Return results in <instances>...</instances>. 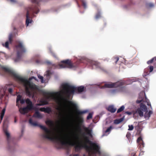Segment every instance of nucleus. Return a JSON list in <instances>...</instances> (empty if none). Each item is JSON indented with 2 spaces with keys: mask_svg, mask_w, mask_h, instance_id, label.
I'll use <instances>...</instances> for the list:
<instances>
[{
  "mask_svg": "<svg viewBox=\"0 0 156 156\" xmlns=\"http://www.w3.org/2000/svg\"><path fill=\"white\" fill-rule=\"evenodd\" d=\"M29 123L34 126L39 127L45 132V133L42 135L44 138L55 141L58 144L66 147L75 146V148L76 151H79L84 148L89 152L91 151L93 154L97 153L100 155L101 154L99 146L96 143H93L90 140L89 138L86 136H83V140H81L76 144L75 141V139L77 137L76 136L73 135L72 137H69L67 138L65 136L62 134L52 136L51 131L45 126L39 125L36 122H33L31 119H29Z\"/></svg>",
  "mask_w": 156,
  "mask_h": 156,
  "instance_id": "1",
  "label": "nucleus"
},
{
  "mask_svg": "<svg viewBox=\"0 0 156 156\" xmlns=\"http://www.w3.org/2000/svg\"><path fill=\"white\" fill-rule=\"evenodd\" d=\"M10 75H12L15 79L17 81L23 83L25 87V90L27 95L29 97L33 96V91L37 89L36 86L33 83L30 81L32 79L35 80L36 78L33 76L29 79V80L26 79L17 74L13 73L12 70L10 69Z\"/></svg>",
  "mask_w": 156,
  "mask_h": 156,
  "instance_id": "2",
  "label": "nucleus"
},
{
  "mask_svg": "<svg viewBox=\"0 0 156 156\" xmlns=\"http://www.w3.org/2000/svg\"><path fill=\"white\" fill-rule=\"evenodd\" d=\"M62 88L67 98H69L70 96L73 94L75 92H77L79 93L83 92L84 87L80 86L77 87L68 83H65L62 85Z\"/></svg>",
  "mask_w": 156,
  "mask_h": 156,
  "instance_id": "3",
  "label": "nucleus"
},
{
  "mask_svg": "<svg viewBox=\"0 0 156 156\" xmlns=\"http://www.w3.org/2000/svg\"><path fill=\"white\" fill-rule=\"evenodd\" d=\"M31 1L33 3H35L36 5L34 6L29 7L27 10L26 21V25L27 27L33 21L31 17V14L34 13L37 14L39 12V9L38 7L39 2L38 0H31Z\"/></svg>",
  "mask_w": 156,
  "mask_h": 156,
  "instance_id": "4",
  "label": "nucleus"
},
{
  "mask_svg": "<svg viewBox=\"0 0 156 156\" xmlns=\"http://www.w3.org/2000/svg\"><path fill=\"white\" fill-rule=\"evenodd\" d=\"M72 106L73 109H74L75 112L78 116L77 117V119L78 125L80 126L83 123L84 120L83 118L80 115L85 114L88 112L87 110L80 111L78 109L77 104L71 101H67Z\"/></svg>",
  "mask_w": 156,
  "mask_h": 156,
  "instance_id": "5",
  "label": "nucleus"
},
{
  "mask_svg": "<svg viewBox=\"0 0 156 156\" xmlns=\"http://www.w3.org/2000/svg\"><path fill=\"white\" fill-rule=\"evenodd\" d=\"M15 47L17 51V56L14 59L15 62L19 61L23 53L26 51V49L23 43L20 41L16 42Z\"/></svg>",
  "mask_w": 156,
  "mask_h": 156,
  "instance_id": "6",
  "label": "nucleus"
},
{
  "mask_svg": "<svg viewBox=\"0 0 156 156\" xmlns=\"http://www.w3.org/2000/svg\"><path fill=\"white\" fill-rule=\"evenodd\" d=\"M10 93V84H6L4 88L1 89L0 91V101L3 100V97L4 96L5 102L6 103L9 99V95Z\"/></svg>",
  "mask_w": 156,
  "mask_h": 156,
  "instance_id": "7",
  "label": "nucleus"
},
{
  "mask_svg": "<svg viewBox=\"0 0 156 156\" xmlns=\"http://www.w3.org/2000/svg\"><path fill=\"white\" fill-rule=\"evenodd\" d=\"M2 132L6 138L8 144V149H9V148L10 133L9 132V126L6 122H4L3 123Z\"/></svg>",
  "mask_w": 156,
  "mask_h": 156,
  "instance_id": "8",
  "label": "nucleus"
},
{
  "mask_svg": "<svg viewBox=\"0 0 156 156\" xmlns=\"http://www.w3.org/2000/svg\"><path fill=\"white\" fill-rule=\"evenodd\" d=\"M124 82L123 81H118L114 83L109 82L108 83H105L102 87V88H112L120 87L124 85Z\"/></svg>",
  "mask_w": 156,
  "mask_h": 156,
  "instance_id": "9",
  "label": "nucleus"
},
{
  "mask_svg": "<svg viewBox=\"0 0 156 156\" xmlns=\"http://www.w3.org/2000/svg\"><path fill=\"white\" fill-rule=\"evenodd\" d=\"M44 94L47 96V98L48 99H52L56 101H59V98L57 96L61 95V93L60 92H57L56 93L45 92L44 93Z\"/></svg>",
  "mask_w": 156,
  "mask_h": 156,
  "instance_id": "10",
  "label": "nucleus"
},
{
  "mask_svg": "<svg viewBox=\"0 0 156 156\" xmlns=\"http://www.w3.org/2000/svg\"><path fill=\"white\" fill-rule=\"evenodd\" d=\"M59 65L61 68H72L75 67V66L74 65L71 61L69 59H66L62 61Z\"/></svg>",
  "mask_w": 156,
  "mask_h": 156,
  "instance_id": "11",
  "label": "nucleus"
},
{
  "mask_svg": "<svg viewBox=\"0 0 156 156\" xmlns=\"http://www.w3.org/2000/svg\"><path fill=\"white\" fill-rule=\"evenodd\" d=\"M23 27V26L21 25L20 26V27L17 29L15 27H13V33L12 34H10V44L12 42V38L15 37L16 35H17L18 31L20 30V29H22Z\"/></svg>",
  "mask_w": 156,
  "mask_h": 156,
  "instance_id": "12",
  "label": "nucleus"
},
{
  "mask_svg": "<svg viewBox=\"0 0 156 156\" xmlns=\"http://www.w3.org/2000/svg\"><path fill=\"white\" fill-rule=\"evenodd\" d=\"M40 110L41 111L43 112L48 114H49L52 112L51 109L49 107H47L46 108L44 107L41 108H40Z\"/></svg>",
  "mask_w": 156,
  "mask_h": 156,
  "instance_id": "13",
  "label": "nucleus"
},
{
  "mask_svg": "<svg viewBox=\"0 0 156 156\" xmlns=\"http://www.w3.org/2000/svg\"><path fill=\"white\" fill-rule=\"evenodd\" d=\"M89 62L90 65L92 66H94L96 67H98L99 64L98 62L93 60H89Z\"/></svg>",
  "mask_w": 156,
  "mask_h": 156,
  "instance_id": "14",
  "label": "nucleus"
},
{
  "mask_svg": "<svg viewBox=\"0 0 156 156\" xmlns=\"http://www.w3.org/2000/svg\"><path fill=\"white\" fill-rule=\"evenodd\" d=\"M107 110L111 113H114L116 111V109L114 108L112 105H110L108 107Z\"/></svg>",
  "mask_w": 156,
  "mask_h": 156,
  "instance_id": "15",
  "label": "nucleus"
},
{
  "mask_svg": "<svg viewBox=\"0 0 156 156\" xmlns=\"http://www.w3.org/2000/svg\"><path fill=\"white\" fill-rule=\"evenodd\" d=\"M28 110L27 108L25 107H24L23 108H20L19 109V111L22 114H24L25 113L28 112Z\"/></svg>",
  "mask_w": 156,
  "mask_h": 156,
  "instance_id": "16",
  "label": "nucleus"
},
{
  "mask_svg": "<svg viewBox=\"0 0 156 156\" xmlns=\"http://www.w3.org/2000/svg\"><path fill=\"white\" fill-rule=\"evenodd\" d=\"M137 142L140 144V146H142V147H144V144L142 138L141 136L138 138L137 140Z\"/></svg>",
  "mask_w": 156,
  "mask_h": 156,
  "instance_id": "17",
  "label": "nucleus"
},
{
  "mask_svg": "<svg viewBox=\"0 0 156 156\" xmlns=\"http://www.w3.org/2000/svg\"><path fill=\"white\" fill-rule=\"evenodd\" d=\"M45 123L47 125L50 127H53L54 125L53 121L50 120L46 121H45Z\"/></svg>",
  "mask_w": 156,
  "mask_h": 156,
  "instance_id": "18",
  "label": "nucleus"
},
{
  "mask_svg": "<svg viewBox=\"0 0 156 156\" xmlns=\"http://www.w3.org/2000/svg\"><path fill=\"white\" fill-rule=\"evenodd\" d=\"M124 120V118L122 117L119 119H116L114 120V123L118 124L122 122Z\"/></svg>",
  "mask_w": 156,
  "mask_h": 156,
  "instance_id": "19",
  "label": "nucleus"
},
{
  "mask_svg": "<svg viewBox=\"0 0 156 156\" xmlns=\"http://www.w3.org/2000/svg\"><path fill=\"white\" fill-rule=\"evenodd\" d=\"M140 107L144 111H146L147 110V108L146 106L142 103H141L140 104Z\"/></svg>",
  "mask_w": 156,
  "mask_h": 156,
  "instance_id": "20",
  "label": "nucleus"
},
{
  "mask_svg": "<svg viewBox=\"0 0 156 156\" xmlns=\"http://www.w3.org/2000/svg\"><path fill=\"white\" fill-rule=\"evenodd\" d=\"M84 129L88 135H89L90 136H92L91 130L88 128L84 127Z\"/></svg>",
  "mask_w": 156,
  "mask_h": 156,
  "instance_id": "21",
  "label": "nucleus"
},
{
  "mask_svg": "<svg viewBox=\"0 0 156 156\" xmlns=\"http://www.w3.org/2000/svg\"><path fill=\"white\" fill-rule=\"evenodd\" d=\"M34 116L35 117L37 118H41L42 116L40 114L39 112L38 111H36L35 112V113L34 115Z\"/></svg>",
  "mask_w": 156,
  "mask_h": 156,
  "instance_id": "22",
  "label": "nucleus"
},
{
  "mask_svg": "<svg viewBox=\"0 0 156 156\" xmlns=\"http://www.w3.org/2000/svg\"><path fill=\"white\" fill-rule=\"evenodd\" d=\"M26 108H27L28 110H30L33 109V106L32 103L27 105Z\"/></svg>",
  "mask_w": 156,
  "mask_h": 156,
  "instance_id": "23",
  "label": "nucleus"
},
{
  "mask_svg": "<svg viewBox=\"0 0 156 156\" xmlns=\"http://www.w3.org/2000/svg\"><path fill=\"white\" fill-rule=\"evenodd\" d=\"M22 98V96L20 95H18L17 97L16 98V105H18L19 101H20L21 99Z\"/></svg>",
  "mask_w": 156,
  "mask_h": 156,
  "instance_id": "24",
  "label": "nucleus"
},
{
  "mask_svg": "<svg viewBox=\"0 0 156 156\" xmlns=\"http://www.w3.org/2000/svg\"><path fill=\"white\" fill-rule=\"evenodd\" d=\"M154 61H156V57H154L152 58L151 59L148 61L147 62V63L148 64H149L151 63H152L153 62H154Z\"/></svg>",
  "mask_w": 156,
  "mask_h": 156,
  "instance_id": "25",
  "label": "nucleus"
},
{
  "mask_svg": "<svg viewBox=\"0 0 156 156\" xmlns=\"http://www.w3.org/2000/svg\"><path fill=\"white\" fill-rule=\"evenodd\" d=\"M137 112L139 115L140 116H143L144 115V113L143 111L140 110V109H137Z\"/></svg>",
  "mask_w": 156,
  "mask_h": 156,
  "instance_id": "26",
  "label": "nucleus"
},
{
  "mask_svg": "<svg viewBox=\"0 0 156 156\" xmlns=\"http://www.w3.org/2000/svg\"><path fill=\"white\" fill-rule=\"evenodd\" d=\"M126 137L129 140L131 139V135L130 132H127Z\"/></svg>",
  "mask_w": 156,
  "mask_h": 156,
  "instance_id": "27",
  "label": "nucleus"
},
{
  "mask_svg": "<svg viewBox=\"0 0 156 156\" xmlns=\"http://www.w3.org/2000/svg\"><path fill=\"white\" fill-rule=\"evenodd\" d=\"M124 108V106L123 105L117 111V113H119L121 112L123 110Z\"/></svg>",
  "mask_w": 156,
  "mask_h": 156,
  "instance_id": "28",
  "label": "nucleus"
},
{
  "mask_svg": "<svg viewBox=\"0 0 156 156\" xmlns=\"http://www.w3.org/2000/svg\"><path fill=\"white\" fill-rule=\"evenodd\" d=\"M113 129V127L112 126H110L108 127L105 131V133H108L111 131L112 129Z\"/></svg>",
  "mask_w": 156,
  "mask_h": 156,
  "instance_id": "29",
  "label": "nucleus"
},
{
  "mask_svg": "<svg viewBox=\"0 0 156 156\" xmlns=\"http://www.w3.org/2000/svg\"><path fill=\"white\" fill-rule=\"evenodd\" d=\"M92 115H93L92 113H90L87 116V119L89 120V119H91L92 117Z\"/></svg>",
  "mask_w": 156,
  "mask_h": 156,
  "instance_id": "30",
  "label": "nucleus"
},
{
  "mask_svg": "<svg viewBox=\"0 0 156 156\" xmlns=\"http://www.w3.org/2000/svg\"><path fill=\"white\" fill-rule=\"evenodd\" d=\"M2 45L3 46L5 47L6 48H9V42L8 41L6 42L5 44L3 43Z\"/></svg>",
  "mask_w": 156,
  "mask_h": 156,
  "instance_id": "31",
  "label": "nucleus"
},
{
  "mask_svg": "<svg viewBox=\"0 0 156 156\" xmlns=\"http://www.w3.org/2000/svg\"><path fill=\"white\" fill-rule=\"evenodd\" d=\"M101 17V14L100 12H98L97 13L95 16L96 19H98L100 18Z\"/></svg>",
  "mask_w": 156,
  "mask_h": 156,
  "instance_id": "32",
  "label": "nucleus"
},
{
  "mask_svg": "<svg viewBox=\"0 0 156 156\" xmlns=\"http://www.w3.org/2000/svg\"><path fill=\"white\" fill-rule=\"evenodd\" d=\"M38 77L39 79H41V83H44L43 77L42 76H41L40 75H38Z\"/></svg>",
  "mask_w": 156,
  "mask_h": 156,
  "instance_id": "33",
  "label": "nucleus"
},
{
  "mask_svg": "<svg viewBox=\"0 0 156 156\" xmlns=\"http://www.w3.org/2000/svg\"><path fill=\"white\" fill-rule=\"evenodd\" d=\"M26 102L27 105L32 104V102L29 98H27L26 100Z\"/></svg>",
  "mask_w": 156,
  "mask_h": 156,
  "instance_id": "34",
  "label": "nucleus"
},
{
  "mask_svg": "<svg viewBox=\"0 0 156 156\" xmlns=\"http://www.w3.org/2000/svg\"><path fill=\"white\" fill-rule=\"evenodd\" d=\"M129 129L128 130H132L134 128V126L133 125H129L128 126Z\"/></svg>",
  "mask_w": 156,
  "mask_h": 156,
  "instance_id": "35",
  "label": "nucleus"
},
{
  "mask_svg": "<svg viewBox=\"0 0 156 156\" xmlns=\"http://www.w3.org/2000/svg\"><path fill=\"white\" fill-rule=\"evenodd\" d=\"M144 116L145 118H147L148 119H149L150 117L148 113L147 112H145Z\"/></svg>",
  "mask_w": 156,
  "mask_h": 156,
  "instance_id": "36",
  "label": "nucleus"
},
{
  "mask_svg": "<svg viewBox=\"0 0 156 156\" xmlns=\"http://www.w3.org/2000/svg\"><path fill=\"white\" fill-rule=\"evenodd\" d=\"M146 101L147 102V105L148 106H150V108H151V109H152V107H151V103L150 102L148 101V100H147V101L146 100Z\"/></svg>",
  "mask_w": 156,
  "mask_h": 156,
  "instance_id": "37",
  "label": "nucleus"
},
{
  "mask_svg": "<svg viewBox=\"0 0 156 156\" xmlns=\"http://www.w3.org/2000/svg\"><path fill=\"white\" fill-rule=\"evenodd\" d=\"M153 66H149L150 72H151L153 70Z\"/></svg>",
  "mask_w": 156,
  "mask_h": 156,
  "instance_id": "38",
  "label": "nucleus"
},
{
  "mask_svg": "<svg viewBox=\"0 0 156 156\" xmlns=\"http://www.w3.org/2000/svg\"><path fill=\"white\" fill-rule=\"evenodd\" d=\"M82 5L83 6L84 8H86V2L84 1L82 2Z\"/></svg>",
  "mask_w": 156,
  "mask_h": 156,
  "instance_id": "39",
  "label": "nucleus"
},
{
  "mask_svg": "<svg viewBox=\"0 0 156 156\" xmlns=\"http://www.w3.org/2000/svg\"><path fill=\"white\" fill-rule=\"evenodd\" d=\"M143 99H142L140 100H137L136 101V103L137 104L140 103V102L143 101Z\"/></svg>",
  "mask_w": 156,
  "mask_h": 156,
  "instance_id": "40",
  "label": "nucleus"
},
{
  "mask_svg": "<svg viewBox=\"0 0 156 156\" xmlns=\"http://www.w3.org/2000/svg\"><path fill=\"white\" fill-rule=\"evenodd\" d=\"M20 103L21 104H23L25 103V100L24 99H22L20 101Z\"/></svg>",
  "mask_w": 156,
  "mask_h": 156,
  "instance_id": "41",
  "label": "nucleus"
},
{
  "mask_svg": "<svg viewBox=\"0 0 156 156\" xmlns=\"http://www.w3.org/2000/svg\"><path fill=\"white\" fill-rule=\"evenodd\" d=\"M148 113L150 117L151 116V115L152 114L153 112L151 111H149Z\"/></svg>",
  "mask_w": 156,
  "mask_h": 156,
  "instance_id": "42",
  "label": "nucleus"
},
{
  "mask_svg": "<svg viewBox=\"0 0 156 156\" xmlns=\"http://www.w3.org/2000/svg\"><path fill=\"white\" fill-rule=\"evenodd\" d=\"M125 113L128 115H131L132 114L131 112H126Z\"/></svg>",
  "mask_w": 156,
  "mask_h": 156,
  "instance_id": "43",
  "label": "nucleus"
},
{
  "mask_svg": "<svg viewBox=\"0 0 156 156\" xmlns=\"http://www.w3.org/2000/svg\"><path fill=\"white\" fill-rule=\"evenodd\" d=\"M115 59H116V61L115 62V63H116L117 62L119 61V58L118 57H116L115 58Z\"/></svg>",
  "mask_w": 156,
  "mask_h": 156,
  "instance_id": "44",
  "label": "nucleus"
},
{
  "mask_svg": "<svg viewBox=\"0 0 156 156\" xmlns=\"http://www.w3.org/2000/svg\"><path fill=\"white\" fill-rule=\"evenodd\" d=\"M3 112L1 114V116H0L1 119H3V117L4 116V115L3 114Z\"/></svg>",
  "mask_w": 156,
  "mask_h": 156,
  "instance_id": "45",
  "label": "nucleus"
},
{
  "mask_svg": "<svg viewBox=\"0 0 156 156\" xmlns=\"http://www.w3.org/2000/svg\"><path fill=\"white\" fill-rule=\"evenodd\" d=\"M10 2L12 3H16V0H10Z\"/></svg>",
  "mask_w": 156,
  "mask_h": 156,
  "instance_id": "46",
  "label": "nucleus"
},
{
  "mask_svg": "<svg viewBox=\"0 0 156 156\" xmlns=\"http://www.w3.org/2000/svg\"><path fill=\"white\" fill-rule=\"evenodd\" d=\"M44 105H47L48 104V102L46 101H44Z\"/></svg>",
  "mask_w": 156,
  "mask_h": 156,
  "instance_id": "47",
  "label": "nucleus"
},
{
  "mask_svg": "<svg viewBox=\"0 0 156 156\" xmlns=\"http://www.w3.org/2000/svg\"><path fill=\"white\" fill-rule=\"evenodd\" d=\"M5 109H3L2 110V112H3V114L4 115V113H5Z\"/></svg>",
  "mask_w": 156,
  "mask_h": 156,
  "instance_id": "48",
  "label": "nucleus"
},
{
  "mask_svg": "<svg viewBox=\"0 0 156 156\" xmlns=\"http://www.w3.org/2000/svg\"><path fill=\"white\" fill-rule=\"evenodd\" d=\"M135 153H132L131 154V156H135Z\"/></svg>",
  "mask_w": 156,
  "mask_h": 156,
  "instance_id": "49",
  "label": "nucleus"
},
{
  "mask_svg": "<svg viewBox=\"0 0 156 156\" xmlns=\"http://www.w3.org/2000/svg\"><path fill=\"white\" fill-rule=\"evenodd\" d=\"M73 156H79V154H73Z\"/></svg>",
  "mask_w": 156,
  "mask_h": 156,
  "instance_id": "50",
  "label": "nucleus"
},
{
  "mask_svg": "<svg viewBox=\"0 0 156 156\" xmlns=\"http://www.w3.org/2000/svg\"><path fill=\"white\" fill-rule=\"evenodd\" d=\"M52 55L53 56L55 57H56V55H55V54H54V53H52Z\"/></svg>",
  "mask_w": 156,
  "mask_h": 156,
  "instance_id": "51",
  "label": "nucleus"
},
{
  "mask_svg": "<svg viewBox=\"0 0 156 156\" xmlns=\"http://www.w3.org/2000/svg\"><path fill=\"white\" fill-rule=\"evenodd\" d=\"M10 145H11L12 143V138H11V137H10Z\"/></svg>",
  "mask_w": 156,
  "mask_h": 156,
  "instance_id": "52",
  "label": "nucleus"
},
{
  "mask_svg": "<svg viewBox=\"0 0 156 156\" xmlns=\"http://www.w3.org/2000/svg\"><path fill=\"white\" fill-rule=\"evenodd\" d=\"M12 88H10V93L12 92Z\"/></svg>",
  "mask_w": 156,
  "mask_h": 156,
  "instance_id": "53",
  "label": "nucleus"
},
{
  "mask_svg": "<svg viewBox=\"0 0 156 156\" xmlns=\"http://www.w3.org/2000/svg\"><path fill=\"white\" fill-rule=\"evenodd\" d=\"M8 39L10 41V34H9L8 36Z\"/></svg>",
  "mask_w": 156,
  "mask_h": 156,
  "instance_id": "54",
  "label": "nucleus"
},
{
  "mask_svg": "<svg viewBox=\"0 0 156 156\" xmlns=\"http://www.w3.org/2000/svg\"><path fill=\"white\" fill-rule=\"evenodd\" d=\"M16 122V118H15V120H14V122Z\"/></svg>",
  "mask_w": 156,
  "mask_h": 156,
  "instance_id": "55",
  "label": "nucleus"
},
{
  "mask_svg": "<svg viewBox=\"0 0 156 156\" xmlns=\"http://www.w3.org/2000/svg\"><path fill=\"white\" fill-rule=\"evenodd\" d=\"M21 132H22V134H23V129H22V130H21Z\"/></svg>",
  "mask_w": 156,
  "mask_h": 156,
  "instance_id": "56",
  "label": "nucleus"
},
{
  "mask_svg": "<svg viewBox=\"0 0 156 156\" xmlns=\"http://www.w3.org/2000/svg\"><path fill=\"white\" fill-rule=\"evenodd\" d=\"M47 63H48V64H51V62H47Z\"/></svg>",
  "mask_w": 156,
  "mask_h": 156,
  "instance_id": "57",
  "label": "nucleus"
},
{
  "mask_svg": "<svg viewBox=\"0 0 156 156\" xmlns=\"http://www.w3.org/2000/svg\"><path fill=\"white\" fill-rule=\"evenodd\" d=\"M47 75H48V76H49V72H48V73H47Z\"/></svg>",
  "mask_w": 156,
  "mask_h": 156,
  "instance_id": "58",
  "label": "nucleus"
},
{
  "mask_svg": "<svg viewBox=\"0 0 156 156\" xmlns=\"http://www.w3.org/2000/svg\"><path fill=\"white\" fill-rule=\"evenodd\" d=\"M83 156H85V154H84V155H83Z\"/></svg>",
  "mask_w": 156,
  "mask_h": 156,
  "instance_id": "59",
  "label": "nucleus"
},
{
  "mask_svg": "<svg viewBox=\"0 0 156 156\" xmlns=\"http://www.w3.org/2000/svg\"><path fill=\"white\" fill-rule=\"evenodd\" d=\"M10 151H11V147H10Z\"/></svg>",
  "mask_w": 156,
  "mask_h": 156,
  "instance_id": "60",
  "label": "nucleus"
},
{
  "mask_svg": "<svg viewBox=\"0 0 156 156\" xmlns=\"http://www.w3.org/2000/svg\"><path fill=\"white\" fill-rule=\"evenodd\" d=\"M64 99H65V100H66V99H64Z\"/></svg>",
  "mask_w": 156,
  "mask_h": 156,
  "instance_id": "61",
  "label": "nucleus"
}]
</instances>
